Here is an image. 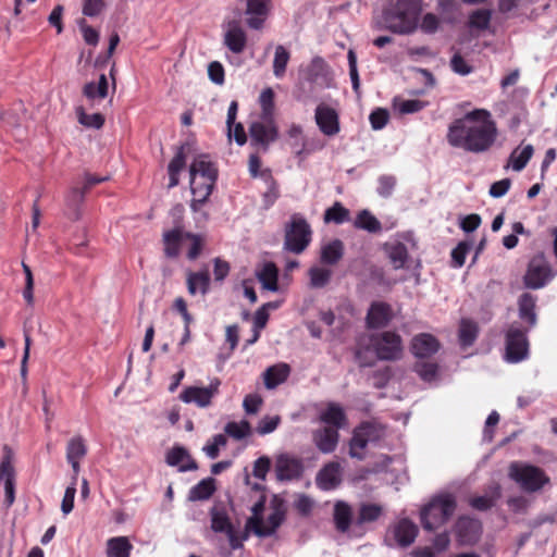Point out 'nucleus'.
<instances>
[{"label": "nucleus", "instance_id": "obj_1", "mask_svg": "<svg viewBox=\"0 0 557 557\" xmlns=\"http://www.w3.org/2000/svg\"><path fill=\"white\" fill-rule=\"evenodd\" d=\"M495 136L496 127L490 113L474 110L450 125L447 138L451 146L478 153L487 150Z\"/></svg>", "mask_w": 557, "mask_h": 557}, {"label": "nucleus", "instance_id": "obj_2", "mask_svg": "<svg viewBox=\"0 0 557 557\" xmlns=\"http://www.w3.org/2000/svg\"><path fill=\"white\" fill-rule=\"evenodd\" d=\"M421 12V0L391 1L383 10L381 28L394 34H411L418 26V16Z\"/></svg>", "mask_w": 557, "mask_h": 557}, {"label": "nucleus", "instance_id": "obj_3", "mask_svg": "<svg viewBox=\"0 0 557 557\" xmlns=\"http://www.w3.org/2000/svg\"><path fill=\"white\" fill-rule=\"evenodd\" d=\"M456 509V499L450 494L434 497L420 513L424 530L433 531L448 521Z\"/></svg>", "mask_w": 557, "mask_h": 557}, {"label": "nucleus", "instance_id": "obj_4", "mask_svg": "<svg viewBox=\"0 0 557 557\" xmlns=\"http://www.w3.org/2000/svg\"><path fill=\"white\" fill-rule=\"evenodd\" d=\"M557 275V271L543 252L535 255L524 271V288L540 289L545 287Z\"/></svg>", "mask_w": 557, "mask_h": 557}, {"label": "nucleus", "instance_id": "obj_5", "mask_svg": "<svg viewBox=\"0 0 557 557\" xmlns=\"http://www.w3.org/2000/svg\"><path fill=\"white\" fill-rule=\"evenodd\" d=\"M311 228L299 214H294L285 226L284 248L294 253H301L310 244Z\"/></svg>", "mask_w": 557, "mask_h": 557}, {"label": "nucleus", "instance_id": "obj_6", "mask_svg": "<svg viewBox=\"0 0 557 557\" xmlns=\"http://www.w3.org/2000/svg\"><path fill=\"white\" fill-rule=\"evenodd\" d=\"M552 487L550 476L540 466L524 461V510L530 505V496Z\"/></svg>", "mask_w": 557, "mask_h": 557}, {"label": "nucleus", "instance_id": "obj_7", "mask_svg": "<svg viewBox=\"0 0 557 557\" xmlns=\"http://www.w3.org/2000/svg\"><path fill=\"white\" fill-rule=\"evenodd\" d=\"M372 345L380 360L395 361L403 356V341L395 332H382L372 338Z\"/></svg>", "mask_w": 557, "mask_h": 557}, {"label": "nucleus", "instance_id": "obj_8", "mask_svg": "<svg viewBox=\"0 0 557 557\" xmlns=\"http://www.w3.org/2000/svg\"><path fill=\"white\" fill-rule=\"evenodd\" d=\"M256 121L249 125L250 145L258 148L259 151H268L270 145L278 137L277 126L273 119Z\"/></svg>", "mask_w": 557, "mask_h": 557}, {"label": "nucleus", "instance_id": "obj_9", "mask_svg": "<svg viewBox=\"0 0 557 557\" xmlns=\"http://www.w3.org/2000/svg\"><path fill=\"white\" fill-rule=\"evenodd\" d=\"M0 463V482L4 486L5 504L10 507L15 500V470L12 465L13 451L5 445Z\"/></svg>", "mask_w": 557, "mask_h": 557}, {"label": "nucleus", "instance_id": "obj_10", "mask_svg": "<svg viewBox=\"0 0 557 557\" xmlns=\"http://www.w3.org/2000/svg\"><path fill=\"white\" fill-rule=\"evenodd\" d=\"M220 384V380L214 379L208 387H186L181 394V399L187 404L195 403L199 407H208L212 397L219 392Z\"/></svg>", "mask_w": 557, "mask_h": 557}, {"label": "nucleus", "instance_id": "obj_11", "mask_svg": "<svg viewBox=\"0 0 557 557\" xmlns=\"http://www.w3.org/2000/svg\"><path fill=\"white\" fill-rule=\"evenodd\" d=\"M271 12V0H247L246 24L251 29H261Z\"/></svg>", "mask_w": 557, "mask_h": 557}, {"label": "nucleus", "instance_id": "obj_12", "mask_svg": "<svg viewBox=\"0 0 557 557\" xmlns=\"http://www.w3.org/2000/svg\"><path fill=\"white\" fill-rule=\"evenodd\" d=\"M189 185H190V191L193 194L190 209L194 212H197L200 209V207L202 205H205L207 202L208 198L210 197V195L213 190V187L215 185V181H213L210 177L206 178V177H201V176H198V177L190 176Z\"/></svg>", "mask_w": 557, "mask_h": 557}, {"label": "nucleus", "instance_id": "obj_13", "mask_svg": "<svg viewBox=\"0 0 557 557\" xmlns=\"http://www.w3.org/2000/svg\"><path fill=\"white\" fill-rule=\"evenodd\" d=\"M304 466L299 458L282 454L276 458L275 473L280 481H290L299 479L302 474Z\"/></svg>", "mask_w": 557, "mask_h": 557}, {"label": "nucleus", "instance_id": "obj_14", "mask_svg": "<svg viewBox=\"0 0 557 557\" xmlns=\"http://www.w3.org/2000/svg\"><path fill=\"white\" fill-rule=\"evenodd\" d=\"M284 520V512L275 509L267 520L264 525L261 517H250L247 520L246 528L251 530L256 535L265 537L272 535Z\"/></svg>", "mask_w": 557, "mask_h": 557}, {"label": "nucleus", "instance_id": "obj_15", "mask_svg": "<svg viewBox=\"0 0 557 557\" xmlns=\"http://www.w3.org/2000/svg\"><path fill=\"white\" fill-rule=\"evenodd\" d=\"M339 441L338 430L334 426H322L312 432V442L322 454L333 453Z\"/></svg>", "mask_w": 557, "mask_h": 557}, {"label": "nucleus", "instance_id": "obj_16", "mask_svg": "<svg viewBox=\"0 0 557 557\" xmlns=\"http://www.w3.org/2000/svg\"><path fill=\"white\" fill-rule=\"evenodd\" d=\"M317 485L323 491L336 488L342 482V467L337 461L327 462L317 474Z\"/></svg>", "mask_w": 557, "mask_h": 557}, {"label": "nucleus", "instance_id": "obj_17", "mask_svg": "<svg viewBox=\"0 0 557 557\" xmlns=\"http://www.w3.org/2000/svg\"><path fill=\"white\" fill-rule=\"evenodd\" d=\"M315 122L320 131L333 136L339 132L338 115L336 111L327 106L320 104L315 109Z\"/></svg>", "mask_w": 557, "mask_h": 557}, {"label": "nucleus", "instance_id": "obj_18", "mask_svg": "<svg viewBox=\"0 0 557 557\" xmlns=\"http://www.w3.org/2000/svg\"><path fill=\"white\" fill-rule=\"evenodd\" d=\"M304 76L310 83L322 82L329 85L332 79V71L323 58L314 57L304 70Z\"/></svg>", "mask_w": 557, "mask_h": 557}, {"label": "nucleus", "instance_id": "obj_19", "mask_svg": "<svg viewBox=\"0 0 557 557\" xmlns=\"http://www.w3.org/2000/svg\"><path fill=\"white\" fill-rule=\"evenodd\" d=\"M456 533L462 544H473L480 537L481 523L469 517H460L456 523Z\"/></svg>", "mask_w": 557, "mask_h": 557}, {"label": "nucleus", "instance_id": "obj_20", "mask_svg": "<svg viewBox=\"0 0 557 557\" xmlns=\"http://www.w3.org/2000/svg\"><path fill=\"white\" fill-rule=\"evenodd\" d=\"M224 45L233 53H242L247 45V35L245 30L233 21L228 23V28L224 34Z\"/></svg>", "mask_w": 557, "mask_h": 557}, {"label": "nucleus", "instance_id": "obj_21", "mask_svg": "<svg viewBox=\"0 0 557 557\" xmlns=\"http://www.w3.org/2000/svg\"><path fill=\"white\" fill-rule=\"evenodd\" d=\"M418 527L414 524L411 520L408 518H404L399 520L394 527H393V534L395 537L396 543L401 547H408L410 546L417 535H418Z\"/></svg>", "mask_w": 557, "mask_h": 557}, {"label": "nucleus", "instance_id": "obj_22", "mask_svg": "<svg viewBox=\"0 0 557 557\" xmlns=\"http://www.w3.org/2000/svg\"><path fill=\"white\" fill-rule=\"evenodd\" d=\"M505 359L509 362L522 360V331L511 326L506 334Z\"/></svg>", "mask_w": 557, "mask_h": 557}, {"label": "nucleus", "instance_id": "obj_23", "mask_svg": "<svg viewBox=\"0 0 557 557\" xmlns=\"http://www.w3.org/2000/svg\"><path fill=\"white\" fill-rule=\"evenodd\" d=\"M440 348L437 339L430 334H419L412 338L411 351L418 358H429Z\"/></svg>", "mask_w": 557, "mask_h": 557}, {"label": "nucleus", "instance_id": "obj_24", "mask_svg": "<svg viewBox=\"0 0 557 557\" xmlns=\"http://www.w3.org/2000/svg\"><path fill=\"white\" fill-rule=\"evenodd\" d=\"M392 320V308L386 302H373L367 314L369 327L379 329L388 324Z\"/></svg>", "mask_w": 557, "mask_h": 557}, {"label": "nucleus", "instance_id": "obj_25", "mask_svg": "<svg viewBox=\"0 0 557 557\" xmlns=\"http://www.w3.org/2000/svg\"><path fill=\"white\" fill-rule=\"evenodd\" d=\"M187 460V463L181 465L178 470L181 472L194 471L198 469L197 462L190 457L187 449L182 446H175L168 451L165 461L169 466H178L182 461Z\"/></svg>", "mask_w": 557, "mask_h": 557}, {"label": "nucleus", "instance_id": "obj_26", "mask_svg": "<svg viewBox=\"0 0 557 557\" xmlns=\"http://www.w3.org/2000/svg\"><path fill=\"white\" fill-rule=\"evenodd\" d=\"M319 420L325 423V426H334L339 430L346 425L347 418L343 408L335 403H330L325 410H323Z\"/></svg>", "mask_w": 557, "mask_h": 557}, {"label": "nucleus", "instance_id": "obj_27", "mask_svg": "<svg viewBox=\"0 0 557 557\" xmlns=\"http://www.w3.org/2000/svg\"><path fill=\"white\" fill-rule=\"evenodd\" d=\"M86 193L87 190L84 187L79 188L74 186L65 197L67 214L74 221H78L82 218L81 207L85 201Z\"/></svg>", "mask_w": 557, "mask_h": 557}, {"label": "nucleus", "instance_id": "obj_28", "mask_svg": "<svg viewBox=\"0 0 557 557\" xmlns=\"http://www.w3.org/2000/svg\"><path fill=\"white\" fill-rule=\"evenodd\" d=\"M290 368L286 363H277L269 367L263 373L264 386L273 389L285 382L289 375Z\"/></svg>", "mask_w": 557, "mask_h": 557}, {"label": "nucleus", "instance_id": "obj_29", "mask_svg": "<svg viewBox=\"0 0 557 557\" xmlns=\"http://www.w3.org/2000/svg\"><path fill=\"white\" fill-rule=\"evenodd\" d=\"M500 485L498 483H493L488 486L484 495L473 497L470 500V505L476 510H487L496 504L500 498Z\"/></svg>", "mask_w": 557, "mask_h": 557}, {"label": "nucleus", "instance_id": "obj_30", "mask_svg": "<svg viewBox=\"0 0 557 557\" xmlns=\"http://www.w3.org/2000/svg\"><path fill=\"white\" fill-rule=\"evenodd\" d=\"M189 176L210 177L213 181H216L218 171L213 163L208 159V156L201 154L191 162L189 166Z\"/></svg>", "mask_w": 557, "mask_h": 557}, {"label": "nucleus", "instance_id": "obj_31", "mask_svg": "<svg viewBox=\"0 0 557 557\" xmlns=\"http://www.w3.org/2000/svg\"><path fill=\"white\" fill-rule=\"evenodd\" d=\"M344 256V244L341 239H334L321 247L320 260L327 265L336 264Z\"/></svg>", "mask_w": 557, "mask_h": 557}, {"label": "nucleus", "instance_id": "obj_32", "mask_svg": "<svg viewBox=\"0 0 557 557\" xmlns=\"http://www.w3.org/2000/svg\"><path fill=\"white\" fill-rule=\"evenodd\" d=\"M333 517L336 530L342 533L347 532L352 519L351 507L347 503L338 500L334 505Z\"/></svg>", "mask_w": 557, "mask_h": 557}, {"label": "nucleus", "instance_id": "obj_33", "mask_svg": "<svg viewBox=\"0 0 557 557\" xmlns=\"http://www.w3.org/2000/svg\"><path fill=\"white\" fill-rule=\"evenodd\" d=\"M184 237L185 233L181 227L163 233L164 255L168 258H176L180 255V245Z\"/></svg>", "mask_w": 557, "mask_h": 557}, {"label": "nucleus", "instance_id": "obj_34", "mask_svg": "<svg viewBox=\"0 0 557 557\" xmlns=\"http://www.w3.org/2000/svg\"><path fill=\"white\" fill-rule=\"evenodd\" d=\"M188 145L186 144L178 147L176 154L171 160L168 166V172L170 176L169 188L175 187L180 183L178 174L185 168L186 164L185 148Z\"/></svg>", "mask_w": 557, "mask_h": 557}, {"label": "nucleus", "instance_id": "obj_35", "mask_svg": "<svg viewBox=\"0 0 557 557\" xmlns=\"http://www.w3.org/2000/svg\"><path fill=\"white\" fill-rule=\"evenodd\" d=\"M210 276L208 271L189 272L187 275V288L190 295L200 292L205 295L209 289Z\"/></svg>", "mask_w": 557, "mask_h": 557}, {"label": "nucleus", "instance_id": "obj_36", "mask_svg": "<svg viewBox=\"0 0 557 557\" xmlns=\"http://www.w3.org/2000/svg\"><path fill=\"white\" fill-rule=\"evenodd\" d=\"M278 271L274 263H265L260 272L257 273V277L261 283L262 287L267 290L276 292Z\"/></svg>", "mask_w": 557, "mask_h": 557}, {"label": "nucleus", "instance_id": "obj_37", "mask_svg": "<svg viewBox=\"0 0 557 557\" xmlns=\"http://www.w3.org/2000/svg\"><path fill=\"white\" fill-rule=\"evenodd\" d=\"M132 547L127 537H112L107 542V557H129Z\"/></svg>", "mask_w": 557, "mask_h": 557}, {"label": "nucleus", "instance_id": "obj_38", "mask_svg": "<svg viewBox=\"0 0 557 557\" xmlns=\"http://www.w3.org/2000/svg\"><path fill=\"white\" fill-rule=\"evenodd\" d=\"M383 513V507L377 504L364 503L359 507L357 524H363L376 521Z\"/></svg>", "mask_w": 557, "mask_h": 557}, {"label": "nucleus", "instance_id": "obj_39", "mask_svg": "<svg viewBox=\"0 0 557 557\" xmlns=\"http://www.w3.org/2000/svg\"><path fill=\"white\" fill-rule=\"evenodd\" d=\"M478 324L470 319H461L459 326V341L463 347L471 346L476 339Z\"/></svg>", "mask_w": 557, "mask_h": 557}, {"label": "nucleus", "instance_id": "obj_40", "mask_svg": "<svg viewBox=\"0 0 557 557\" xmlns=\"http://www.w3.org/2000/svg\"><path fill=\"white\" fill-rule=\"evenodd\" d=\"M355 227L368 231L369 233H379L382 230L381 222L368 210H362L354 222Z\"/></svg>", "mask_w": 557, "mask_h": 557}, {"label": "nucleus", "instance_id": "obj_41", "mask_svg": "<svg viewBox=\"0 0 557 557\" xmlns=\"http://www.w3.org/2000/svg\"><path fill=\"white\" fill-rule=\"evenodd\" d=\"M214 479L208 478L201 480L197 485H195L189 492L190 500H203L211 497L214 493Z\"/></svg>", "mask_w": 557, "mask_h": 557}, {"label": "nucleus", "instance_id": "obj_42", "mask_svg": "<svg viewBox=\"0 0 557 557\" xmlns=\"http://www.w3.org/2000/svg\"><path fill=\"white\" fill-rule=\"evenodd\" d=\"M368 444L369 442L366 436L361 433L359 428H356L349 441V456L351 458L362 460L364 458L363 450Z\"/></svg>", "mask_w": 557, "mask_h": 557}, {"label": "nucleus", "instance_id": "obj_43", "mask_svg": "<svg viewBox=\"0 0 557 557\" xmlns=\"http://www.w3.org/2000/svg\"><path fill=\"white\" fill-rule=\"evenodd\" d=\"M289 58L290 54L284 46H276L273 59V74L276 78H282L285 75Z\"/></svg>", "mask_w": 557, "mask_h": 557}, {"label": "nucleus", "instance_id": "obj_44", "mask_svg": "<svg viewBox=\"0 0 557 557\" xmlns=\"http://www.w3.org/2000/svg\"><path fill=\"white\" fill-rule=\"evenodd\" d=\"M386 250L393 268L396 270L401 269L408 258L407 247L403 243H396L387 246Z\"/></svg>", "mask_w": 557, "mask_h": 557}, {"label": "nucleus", "instance_id": "obj_45", "mask_svg": "<svg viewBox=\"0 0 557 557\" xmlns=\"http://www.w3.org/2000/svg\"><path fill=\"white\" fill-rule=\"evenodd\" d=\"M358 428L369 443L379 442L386 434L385 426L373 421L363 422Z\"/></svg>", "mask_w": 557, "mask_h": 557}, {"label": "nucleus", "instance_id": "obj_46", "mask_svg": "<svg viewBox=\"0 0 557 557\" xmlns=\"http://www.w3.org/2000/svg\"><path fill=\"white\" fill-rule=\"evenodd\" d=\"M224 432L236 441H240L251 435V425L247 420L240 422H228L224 426Z\"/></svg>", "mask_w": 557, "mask_h": 557}, {"label": "nucleus", "instance_id": "obj_47", "mask_svg": "<svg viewBox=\"0 0 557 557\" xmlns=\"http://www.w3.org/2000/svg\"><path fill=\"white\" fill-rule=\"evenodd\" d=\"M87 454V447L84 438L81 435L72 437L66 446L67 460H82Z\"/></svg>", "mask_w": 557, "mask_h": 557}, {"label": "nucleus", "instance_id": "obj_48", "mask_svg": "<svg viewBox=\"0 0 557 557\" xmlns=\"http://www.w3.org/2000/svg\"><path fill=\"white\" fill-rule=\"evenodd\" d=\"M325 223L342 224L349 220V210L346 209L341 202H335L332 207L327 208L324 212Z\"/></svg>", "mask_w": 557, "mask_h": 557}, {"label": "nucleus", "instance_id": "obj_49", "mask_svg": "<svg viewBox=\"0 0 557 557\" xmlns=\"http://www.w3.org/2000/svg\"><path fill=\"white\" fill-rule=\"evenodd\" d=\"M310 285L313 288L326 286L332 277V270L321 267H312L309 270Z\"/></svg>", "mask_w": 557, "mask_h": 557}, {"label": "nucleus", "instance_id": "obj_50", "mask_svg": "<svg viewBox=\"0 0 557 557\" xmlns=\"http://www.w3.org/2000/svg\"><path fill=\"white\" fill-rule=\"evenodd\" d=\"M78 122L86 126L99 129L104 124V116L101 113L87 114L82 107L76 109Z\"/></svg>", "mask_w": 557, "mask_h": 557}, {"label": "nucleus", "instance_id": "obj_51", "mask_svg": "<svg viewBox=\"0 0 557 557\" xmlns=\"http://www.w3.org/2000/svg\"><path fill=\"white\" fill-rule=\"evenodd\" d=\"M233 525L226 515V512L212 509L211 511V529L214 532H226L232 529Z\"/></svg>", "mask_w": 557, "mask_h": 557}, {"label": "nucleus", "instance_id": "obj_52", "mask_svg": "<svg viewBox=\"0 0 557 557\" xmlns=\"http://www.w3.org/2000/svg\"><path fill=\"white\" fill-rule=\"evenodd\" d=\"M260 104L262 108V120H270L274 110V92L271 88L264 89L260 95Z\"/></svg>", "mask_w": 557, "mask_h": 557}, {"label": "nucleus", "instance_id": "obj_53", "mask_svg": "<svg viewBox=\"0 0 557 557\" xmlns=\"http://www.w3.org/2000/svg\"><path fill=\"white\" fill-rule=\"evenodd\" d=\"M535 306L536 298L530 293H524V324L529 327H533L537 321Z\"/></svg>", "mask_w": 557, "mask_h": 557}, {"label": "nucleus", "instance_id": "obj_54", "mask_svg": "<svg viewBox=\"0 0 557 557\" xmlns=\"http://www.w3.org/2000/svg\"><path fill=\"white\" fill-rule=\"evenodd\" d=\"M492 13L490 10L480 9L474 11L469 17V25L478 29H486L491 22Z\"/></svg>", "mask_w": 557, "mask_h": 557}, {"label": "nucleus", "instance_id": "obj_55", "mask_svg": "<svg viewBox=\"0 0 557 557\" xmlns=\"http://www.w3.org/2000/svg\"><path fill=\"white\" fill-rule=\"evenodd\" d=\"M472 247L471 243L460 242L451 251L454 267L460 268L465 264L466 256Z\"/></svg>", "mask_w": 557, "mask_h": 557}, {"label": "nucleus", "instance_id": "obj_56", "mask_svg": "<svg viewBox=\"0 0 557 557\" xmlns=\"http://www.w3.org/2000/svg\"><path fill=\"white\" fill-rule=\"evenodd\" d=\"M532 451L535 456L533 463H535L537 466L550 465V463L555 462L557 459L555 454L552 450L544 449L537 445L533 446Z\"/></svg>", "mask_w": 557, "mask_h": 557}, {"label": "nucleus", "instance_id": "obj_57", "mask_svg": "<svg viewBox=\"0 0 557 557\" xmlns=\"http://www.w3.org/2000/svg\"><path fill=\"white\" fill-rule=\"evenodd\" d=\"M348 64H349V75L352 84V88L356 92H359L360 89V79L357 70V55L352 49H350L347 53Z\"/></svg>", "mask_w": 557, "mask_h": 557}, {"label": "nucleus", "instance_id": "obj_58", "mask_svg": "<svg viewBox=\"0 0 557 557\" xmlns=\"http://www.w3.org/2000/svg\"><path fill=\"white\" fill-rule=\"evenodd\" d=\"M106 8L103 0H84L82 12L84 15L94 17L99 15Z\"/></svg>", "mask_w": 557, "mask_h": 557}, {"label": "nucleus", "instance_id": "obj_59", "mask_svg": "<svg viewBox=\"0 0 557 557\" xmlns=\"http://www.w3.org/2000/svg\"><path fill=\"white\" fill-rule=\"evenodd\" d=\"M280 421H281V418L278 416H274V417L267 416V417H263L259 421L256 431L260 435L269 434V433L273 432L277 428Z\"/></svg>", "mask_w": 557, "mask_h": 557}, {"label": "nucleus", "instance_id": "obj_60", "mask_svg": "<svg viewBox=\"0 0 557 557\" xmlns=\"http://www.w3.org/2000/svg\"><path fill=\"white\" fill-rule=\"evenodd\" d=\"M414 370L424 381H432L436 376L437 366L432 362H418Z\"/></svg>", "mask_w": 557, "mask_h": 557}, {"label": "nucleus", "instance_id": "obj_61", "mask_svg": "<svg viewBox=\"0 0 557 557\" xmlns=\"http://www.w3.org/2000/svg\"><path fill=\"white\" fill-rule=\"evenodd\" d=\"M76 494V485L75 482H71V484L66 487L62 504L61 510L64 515H69L74 508V498Z\"/></svg>", "mask_w": 557, "mask_h": 557}, {"label": "nucleus", "instance_id": "obj_62", "mask_svg": "<svg viewBox=\"0 0 557 557\" xmlns=\"http://www.w3.org/2000/svg\"><path fill=\"white\" fill-rule=\"evenodd\" d=\"M451 70L459 75H468L472 72L470 66L459 52H456L450 60Z\"/></svg>", "mask_w": 557, "mask_h": 557}, {"label": "nucleus", "instance_id": "obj_63", "mask_svg": "<svg viewBox=\"0 0 557 557\" xmlns=\"http://www.w3.org/2000/svg\"><path fill=\"white\" fill-rule=\"evenodd\" d=\"M271 460L267 456L259 457L253 463L252 474L257 479L265 480L267 473L270 470Z\"/></svg>", "mask_w": 557, "mask_h": 557}, {"label": "nucleus", "instance_id": "obj_64", "mask_svg": "<svg viewBox=\"0 0 557 557\" xmlns=\"http://www.w3.org/2000/svg\"><path fill=\"white\" fill-rule=\"evenodd\" d=\"M79 27L85 42L90 46H97L99 41V33L89 26L85 20L79 21Z\"/></svg>", "mask_w": 557, "mask_h": 557}]
</instances>
